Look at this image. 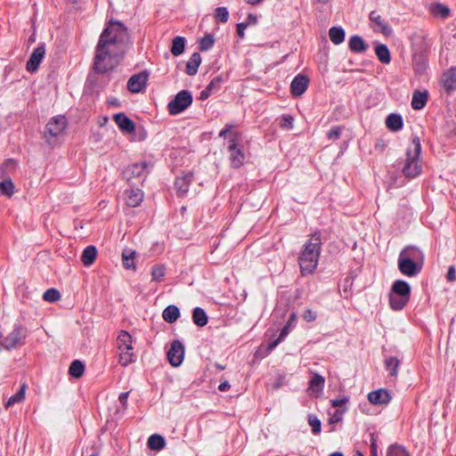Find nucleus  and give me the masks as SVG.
Returning <instances> with one entry per match:
<instances>
[{
	"label": "nucleus",
	"instance_id": "f257e3e1",
	"mask_svg": "<svg viewBox=\"0 0 456 456\" xmlns=\"http://www.w3.org/2000/svg\"><path fill=\"white\" fill-rule=\"evenodd\" d=\"M126 41V30H103L96 46L94 70L104 74L115 69L119 63Z\"/></svg>",
	"mask_w": 456,
	"mask_h": 456
},
{
	"label": "nucleus",
	"instance_id": "f03ea898",
	"mask_svg": "<svg viewBox=\"0 0 456 456\" xmlns=\"http://www.w3.org/2000/svg\"><path fill=\"white\" fill-rule=\"evenodd\" d=\"M321 232H315L304 245L298 262L303 275L313 273L316 269L321 253Z\"/></svg>",
	"mask_w": 456,
	"mask_h": 456
},
{
	"label": "nucleus",
	"instance_id": "7ed1b4c3",
	"mask_svg": "<svg viewBox=\"0 0 456 456\" xmlns=\"http://www.w3.org/2000/svg\"><path fill=\"white\" fill-rule=\"evenodd\" d=\"M421 151L420 140L418 136H413L406 151V159L402 169L403 174L407 178H414L420 175L422 164L419 159Z\"/></svg>",
	"mask_w": 456,
	"mask_h": 456
},
{
	"label": "nucleus",
	"instance_id": "20e7f679",
	"mask_svg": "<svg viewBox=\"0 0 456 456\" xmlns=\"http://www.w3.org/2000/svg\"><path fill=\"white\" fill-rule=\"evenodd\" d=\"M411 286L403 280H396L389 291V305L395 311L402 310L409 302Z\"/></svg>",
	"mask_w": 456,
	"mask_h": 456
},
{
	"label": "nucleus",
	"instance_id": "39448f33",
	"mask_svg": "<svg viewBox=\"0 0 456 456\" xmlns=\"http://www.w3.org/2000/svg\"><path fill=\"white\" fill-rule=\"evenodd\" d=\"M117 347L119 352L118 362L122 366L126 367L135 361L133 338L127 331L121 330L119 332L117 338Z\"/></svg>",
	"mask_w": 456,
	"mask_h": 456
},
{
	"label": "nucleus",
	"instance_id": "423d86ee",
	"mask_svg": "<svg viewBox=\"0 0 456 456\" xmlns=\"http://www.w3.org/2000/svg\"><path fill=\"white\" fill-rule=\"evenodd\" d=\"M67 126V119L64 116H56L52 118L45 126L44 137L49 144L63 134Z\"/></svg>",
	"mask_w": 456,
	"mask_h": 456
},
{
	"label": "nucleus",
	"instance_id": "0eeeda50",
	"mask_svg": "<svg viewBox=\"0 0 456 456\" xmlns=\"http://www.w3.org/2000/svg\"><path fill=\"white\" fill-rule=\"evenodd\" d=\"M192 102V95L187 90L179 92L175 97L169 102L167 108L171 115H176L183 112Z\"/></svg>",
	"mask_w": 456,
	"mask_h": 456
},
{
	"label": "nucleus",
	"instance_id": "6e6552de",
	"mask_svg": "<svg viewBox=\"0 0 456 456\" xmlns=\"http://www.w3.org/2000/svg\"><path fill=\"white\" fill-rule=\"evenodd\" d=\"M26 338V330L25 329L20 325L15 324L13 326L12 330L2 339L3 347L11 350L15 348L19 345L22 343V341Z\"/></svg>",
	"mask_w": 456,
	"mask_h": 456
},
{
	"label": "nucleus",
	"instance_id": "1a4fd4ad",
	"mask_svg": "<svg viewBox=\"0 0 456 456\" xmlns=\"http://www.w3.org/2000/svg\"><path fill=\"white\" fill-rule=\"evenodd\" d=\"M239 134L235 133L232 138L229 139L228 151L230 152V160L233 167H240L244 162V154L238 148Z\"/></svg>",
	"mask_w": 456,
	"mask_h": 456
},
{
	"label": "nucleus",
	"instance_id": "9d476101",
	"mask_svg": "<svg viewBox=\"0 0 456 456\" xmlns=\"http://www.w3.org/2000/svg\"><path fill=\"white\" fill-rule=\"evenodd\" d=\"M169 363L174 367L182 364L184 358V346L179 340L172 342L171 346L167 354Z\"/></svg>",
	"mask_w": 456,
	"mask_h": 456
},
{
	"label": "nucleus",
	"instance_id": "9b49d317",
	"mask_svg": "<svg viewBox=\"0 0 456 456\" xmlns=\"http://www.w3.org/2000/svg\"><path fill=\"white\" fill-rule=\"evenodd\" d=\"M398 269L403 275L413 277L420 273L421 264L411 261L409 258L398 257Z\"/></svg>",
	"mask_w": 456,
	"mask_h": 456
},
{
	"label": "nucleus",
	"instance_id": "f8f14e48",
	"mask_svg": "<svg viewBox=\"0 0 456 456\" xmlns=\"http://www.w3.org/2000/svg\"><path fill=\"white\" fill-rule=\"evenodd\" d=\"M149 74L146 71L132 76L127 82V88L132 93H141L146 86Z\"/></svg>",
	"mask_w": 456,
	"mask_h": 456
},
{
	"label": "nucleus",
	"instance_id": "ddd939ff",
	"mask_svg": "<svg viewBox=\"0 0 456 456\" xmlns=\"http://www.w3.org/2000/svg\"><path fill=\"white\" fill-rule=\"evenodd\" d=\"M45 49L44 45H38L31 53L29 60L27 62V69L29 72H34L38 69L44 56Z\"/></svg>",
	"mask_w": 456,
	"mask_h": 456
},
{
	"label": "nucleus",
	"instance_id": "4468645a",
	"mask_svg": "<svg viewBox=\"0 0 456 456\" xmlns=\"http://www.w3.org/2000/svg\"><path fill=\"white\" fill-rule=\"evenodd\" d=\"M309 79L306 76L301 74L296 76L290 84L291 94L296 97L301 96L307 89Z\"/></svg>",
	"mask_w": 456,
	"mask_h": 456
},
{
	"label": "nucleus",
	"instance_id": "2eb2a0df",
	"mask_svg": "<svg viewBox=\"0 0 456 456\" xmlns=\"http://www.w3.org/2000/svg\"><path fill=\"white\" fill-rule=\"evenodd\" d=\"M368 400L374 405L387 404L391 400V395L387 390L380 388L369 393Z\"/></svg>",
	"mask_w": 456,
	"mask_h": 456
},
{
	"label": "nucleus",
	"instance_id": "dca6fc26",
	"mask_svg": "<svg viewBox=\"0 0 456 456\" xmlns=\"http://www.w3.org/2000/svg\"><path fill=\"white\" fill-rule=\"evenodd\" d=\"M113 118L115 123L122 132L128 134L134 132V123L124 113L115 114Z\"/></svg>",
	"mask_w": 456,
	"mask_h": 456
},
{
	"label": "nucleus",
	"instance_id": "f3484780",
	"mask_svg": "<svg viewBox=\"0 0 456 456\" xmlns=\"http://www.w3.org/2000/svg\"><path fill=\"white\" fill-rule=\"evenodd\" d=\"M441 82L448 93L456 89V66L452 67L443 74Z\"/></svg>",
	"mask_w": 456,
	"mask_h": 456
},
{
	"label": "nucleus",
	"instance_id": "a211bd4d",
	"mask_svg": "<svg viewBox=\"0 0 456 456\" xmlns=\"http://www.w3.org/2000/svg\"><path fill=\"white\" fill-rule=\"evenodd\" d=\"M325 379L318 373H314L310 380L308 391L312 396L318 397L324 387Z\"/></svg>",
	"mask_w": 456,
	"mask_h": 456
},
{
	"label": "nucleus",
	"instance_id": "6ab92c4d",
	"mask_svg": "<svg viewBox=\"0 0 456 456\" xmlns=\"http://www.w3.org/2000/svg\"><path fill=\"white\" fill-rule=\"evenodd\" d=\"M146 167L147 165L145 162L132 164L126 168L124 175L128 181L134 177H141L144 175Z\"/></svg>",
	"mask_w": 456,
	"mask_h": 456
},
{
	"label": "nucleus",
	"instance_id": "aec40b11",
	"mask_svg": "<svg viewBox=\"0 0 456 456\" xmlns=\"http://www.w3.org/2000/svg\"><path fill=\"white\" fill-rule=\"evenodd\" d=\"M125 194L126 205L132 208L139 206L143 199V193L139 189L126 190Z\"/></svg>",
	"mask_w": 456,
	"mask_h": 456
},
{
	"label": "nucleus",
	"instance_id": "412c9836",
	"mask_svg": "<svg viewBox=\"0 0 456 456\" xmlns=\"http://www.w3.org/2000/svg\"><path fill=\"white\" fill-rule=\"evenodd\" d=\"M399 257L409 258L411 261L421 264L424 256L419 248L415 247H406L401 251Z\"/></svg>",
	"mask_w": 456,
	"mask_h": 456
},
{
	"label": "nucleus",
	"instance_id": "4be33fe9",
	"mask_svg": "<svg viewBox=\"0 0 456 456\" xmlns=\"http://www.w3.org/2000/svg\"><path fill=\"white\" fill-rule=\"evenodd\" d=\"M192 175L187 174L183 176L177 177L175 183V188L177 190V193L179 196L183 197L189 190V185L191 182Z\"/></svg>",
	"mask_w": 456,
	"mask_h": 456
},
{
	"label": "nucleus",
	"instance_id": "5701e85b",
	"mask_svg": "<svg viewBox=\"0 0 456 456\" xmlns=\"http://www.w3.org/2000/svg\"><path fill=\"white\" fill-rule=\"evenodd\" d=\"M349 49L357 53H364L368 45L360 36H353L348 41Z\"/></svg>",
	"mask_w": 456,
	"mask_h": 456
},
{
	"label": "nucleus",
	"instance_id": "b1692460",
	"mask_svg": "<svg viewBox=\"0 0 456 456\" xmlns=\"http://www.w3.org/2000/svg\"><path fill=\"white\" fill-rule=\"evenodd\" d=\"M428 101V92L416 91L413 93L411 100V107L414 110H421L424 108Z\"/></svg>",
	"mask_w": 456,
	"mask_h": 456
},
{
	"label": "nucleus",
	"instance_id": "393cba45",
	"mask_svg": "<svg viewBox=\"0 0 456 456\" xmlns=\"http://www.w3.org/2000/svg\"><path fill=\"white\" fill-rule=\"evenodd\" d=\"M201 63V56L199 53H194L186 64V73L194 76L198 72V68Z\"/></svg>",
	"mask_w": 456,
	"mask_h": 456
},
{
	"label": "nucleus",
	"instance_id": "a878e982",
	"mask_svg": "<svg viewBox=\"0 0 456 456\" xmlns=\"http://www.w3.org/2000/svg\"><path fill=\"white\" fill-rule=\"evenodd\" d=\"M180 315L179 308L174 305H170L163 311L162 317L168 323H174Z\"/></svg>",
	"mask_w": 456,
	"mask_h": 456
},
{
	"label": "nucleus",
	"instance_id": "bb28decb",
	"mask_svg": "<svg viewBox=\"0 0 456 456\" xmlns=\"http://www.w3.org/2000/svg\"><path fill=\"white\" fill-rule=\"evenodd\" d=\"M386 125L391 131H398L403 127V118L398 114H389L386 119Z\"/></svg>",
	"mask_w": 456,
	"mask_h": 456
},
{
	"label": "nucleus",
	"instance_id": "cd10ccee",
	"mask_svg": "<svg viewBox=\"0 0 456 456\" xmlns=\"http://www.w3.org/2000/svg\"><path fill=\"white\" fill-rule=\"evenodd\" d=\"M97 256V250L94 246H88L86 247L81 256V261L83 264L86 266L91 265Z\"/></svg>",
	"mask_w": 456,
	"mask_h": 456
},
{
	"label": "nucleus",
	"instance_id": "c85d7f7f",
	"mask_svg": "<svg viewBox=\"0 0 456 456\" xmlns=\"http://www.w3.org/2000/svg\"><path fill=\"white\" fill-rule=\"evenodd\" d=\"M375 53L380 62L388 64L391 61L390 52L386 45L379 44L375 48Z\"/></svg>",
	"mask_w": 456,
	"mask_h": 456
},
{
	"label": "nucleus",
	"instance_id": "c756f323",
	"mask_svg": "<svg viewBox=\"0 0 456 456\" xmlns=\"http://www.w3.org/2000/svg\"><path fill=\"white\" fill-rule=\"evenodd\" d=\"M413 69L418 75H422L428 69V60L422 54H418L413 57Z\"/></svg>",
	"mask_w": 456,
	"mask_h": 456
},
{
	"label": "nucleus",
	"instance_id": "7c9ffc66",
	"mask_svg": "<svg viewBox=\"0 0 456 456\" xmlns=\"http://www.w3.org/2000/svg\"><path fill=\"white\" fill-rule=\"evenodd\" d=\"M399 366H400V361L395 356L387 357L385 360L386 370H387V371H388L389 376H391L393 378L397 377Z\"/></svg>",
	"mask_w": 456,
	"mask_h": 456
},
{
	"label": "nucleus",
	"instance_id": "2f4dec72",
	"mask_svg": "<svg viewBox=\"0 0 456 456\" xmlns=\"http://www.w3.org/2000/svg\"><path fill=\"white\" fill-rule=\"evenodd\" d=\"M192 320L196 325L203 327L207 325L208 318L202 308L195 307L192 313Z\"/></svg>",
	"mask_w": 456,
	"mask_h": 456
},
{
	"label": "nucleus",
	"instance_id": "473e14b6",
	"mask_svg": "<svg viewBox=\"0 0 456 456\" xmlns=\"http://www.w3.org/2000/svg\"><path fill=\"white\" fill-rule=\"evenodd\" d=\"M18 164L15 160L9 159L0 166V177H5L17 170Z\"/></svg>",
	"mask_w": 456,
	"mask_h": 456
},
{
	"label": "nucleus",
	"instance_id": "72a5a7b5",
	"mask_svg": "<svg viewBox=\"0 0 456 456\" xmlns=\"http://www.w3.org/2000/svg\"><path fill=\"white\" fill-rule=\"evenodd\" d=\"M166 442L163 436L159 435H152L148 439V446L151 450L160 451L165 447Z\"/></svg>",
	"mask_w": 456,
	"mask_h": 456
},
{
	"label": "nucleus",
	"instance_id": "f704fd0d",
	"mask_svg": "<svg viewBox=\"0 0 456 456\" xmlns=\"http://www.w3.org/2000/svg\"><path fill=\"white\" fill-rule=\"evenodd\" d=\"M26 388H27L26 384H22L20 386L19 391L8 399V401L5 404V407L9 408V407L23 401V399L25 398Z\"/></svg>",
	"mask_w": 456,
	"mask_h": 456
},
{
	"label": "nucleus",
	"instance_id": "c9c22d12",
	"mask_svg": "<svg viewBox=\"0 0 456 456\" xmlns=\"http://www.w3.org/2000/svg\"><path fill=\"white\" fill-rule=\"evenodd\" d=\"M431 12L436 16L442 19H445L450 14V9L442 4H434L430 7Z\"/></svg>",
	"mask_w": 456,
	"mask_h": 456
},
{
	"label": "nucleus",
	"instance_id": "e433bc0d",
	"mask_svg": "<svg viewBox=\"0 0 456 456\" xmlns=\"http://www.w3.org/2000/svg\"><path fill=\"white\" fill-rule=\"evenodd\" d=\"M185 39L183 37H176L173 39L171 53L175 56L182 54L184 51Z\"/></svg>",
	"mask_w": 456,
	"mask_h": 456
},
{
	"label": "nucleus",
	"instance_id": "4c0bfd02",
	"mask_svg": "<svg viewBox=\"0 0 456 456\" xmlns=\"http://www.w3.org/2000/svg\"><path fill=\"white\" fill-rule=\"evenodd\" d=\"M84 364L80 361L75 360L71 362L69 372L74 378H80L84 374Z\"/></svg>",
	"mask_w": 456,
	"mask_h": 456
},
{
	"label": "nucleus",
	"instance_id": "58836bf2",
	"mask_svg": "<svg viewBox=\"0 0 456 456\" xmlns=\"http://www.w3.org/2000/svg\"><path fill=\"white\" fill-rule=\"evenodd\" d=\"M215 43V37L212 34H207L205 37L200 38L199 44H200V51H208L214 45Z\"/></svg>",
	"mask_w": 456,
	"mask_h": 456
},
{
	"label": "nucleus",
	"instance_id": "ea45409f",
	"mask_svg": "<svg viewBox=\"0 0 456 456\" xmlns=\"http://www.w3.org/2000/svg\"><path fill=\"white\" fill-rule=\"evenodd\" d=\"M13 183L10 178L4 179L0 183V192L4 195L11 197L13 193Z\"/></svg>",
	"mask_w": 456,
	"mask_h": 456
},
{
	"label": "nucleus",
	"instance_id": "a19ab883",
	"mask_svg": "<svg viewBox=\"0 0 456 456\" xmlns=\"http://www.w3.org/2000/svg\"><path fill=\"white\" fill-rule=\"evenodd\" d=\"M166 273L165 267L161 265H157L151 268V277L154 281H161Z\"/></svg>",
	"mask_w": 456,
	"mask_h": 456
},
{
	"label": "nucleus",
	"instance_id": "79ce46f5",
	"mask_svg": "<svg viewBox=\"0 0 456 456\" xmlns=\"http://www.w3.org/2000/svg\"><path fill=\"white\" fill-rule=\"evenodd\" d=\"M134 251H125L122 254L123 265L126 269L134 268Z\"/></svg>",
	"mask_w": 456,
	"mask_h": 456
},
{
	"label": "nucleus",
	"instance_id": "37998d69",
	"mask_svg": "<svg viewBox=\"0 0 456 456\" xmlns=\"http://www.w3.org/2000/svg\"><path fill=\"white\" fill-rule=\"evenodd\" d=\"M387 456H409V454L403 446L394 444L387 449Z\"/></svg>",
	"mask_w": 456,
	"mask_h": 456
},
{
	"label": "nucleus",
	"instance_id": "c03bdc74",
	"mask_svg": "<svg viewBox=\"0 0 456 456\" xmlns=\"http://www.w3.org/2000/svg\"><path fill=\"white\" fill-rule=\"evenodd\" d=\"M329 35L335 45H338L345 40V30H329Z\"/></svg>",
	"mask_w": 456,
	"mask_h": 456
},
{
	"label": "nucleus",
	"instance_id": "a18cd8bd",
	"mask_svg": "<svg viewBox=\"0 0 456 456\" xmlns=\"http://www.w3.org/2000/svg\"><path fill=\"white\" fill-rule=\"evenodd\" d=\"M61 294L55 289H49L43 295V298L47 302H55L59 300Z\"/></svg>",
	"mask_w": 456,
	"mask_h": 456
},
{
	"label": "nucleus",
	"instance_id": "49530a36",
	"mask_svg": "<svg viewBox=\"0 0 456 456\" xmlns=\"http://www.w3.org/2000/svg\"><path fill=\"white\" fill-rule=\"evenodd\" d=\"M370 20L376 26L379 27V28H387V25L384 22L382 17L376 11H372L370 13Z\"/></svg>",
	"mask_w": 456,
	"mask_h": 456
},
{
	"label": "nucleus",
	"instance_id": "de8ad7c7",
	"mask_svg": "<svg viewBox=\"0 0 456 456\" xmlns=\"http://www.w3.org/2000/svg\"><path fill=\"white\" fill-rule=\"evenodd\" d=\"M308 424L312 427V431L314 435L321 432V420L314 415L308 416Z\"/></svg>",
	"mask_w": 456,
	"mask_h": 456
},
{
	"label": "nucleus",
	"instance_id": "09e8293b",
	"mask_svg": "<svg viewBox=\"0 0 456 456\" xmlns=\"http://www.w3.org/2000/svg\"><path fill=\"white\" fill-rule=\"evenodd\" d=\"M216 20L221 22H226L229 18V12L226 7H217L215 12Z\"/></svg>",
	"mask_w": 456,
	"mask_h": 456
},
{
	"label": "nucleus",
	"instance_id": "8fccbe9b",
	"mask_svg": "<svg viewBox=\"0 0 456 456\" xmlns=\"http://www.w3.org/2000/svg\"><path fill=\"white\" fill-rule=\"evenodd\" d=\"M345 411L344 410H339V409H336L334 411V412H329V415H330V419H329V422L330 424H335V423H338L339 421L342 420V418H343V414H344Z\"/></svg>",
	"mask_w": 456,
	"mask_h": 456
},
{
	"label": "nucleus",
	"instance_id": "3c124183",
	"mask_svg": "<svg viewBox=\"0 0 456 456\" xmlns=\"http://www.w3.org/2000/svg\"><path fill=\"white\" fill-rule=\"evenodd\" d=\"M248 21L247 22H240L237 24L236 28H247L248 26H252L256 24L257 17L252 13L248 15Z\"/></svg>",
	"mask_w": 456,
	"mask_h": 456
},
{
	"label": "nucleus",
	"instance_id": "603ef678",
	"mask_svg": "<svg viewBox=\"0 0 456 456\" xmlns=\"http://www.w3.org/2000/svg\"><path fill=\"white\" fill-rule=\"evenodd\" d=\"M342 129L340 126H333L327 134L329 140L336 141L341 135Z\"/></svg>",
	"mask_w": 456,
	"mask_h": 456
},
{
	"label": "nucleus",
	"instance_id": "864d4df0",
	"mask_svg": "<svg viewBox=\"0 0 456 456\" xmlns=\"http://www.w3.org/2000/svg\"><path fill=\"white\" fill-rule=\"evenodd\" d=\"M293 118L290 115H284L281 119V126L285 129H291L293 127Z\"/></svg>",
	"mask_w": 456,
	"mask_h": 456
},
{
	"label": "nucleus",
	"instance_id": "5fc2aeb1",
	"mask_svg": "<svg viewBox=\"0 0 456 456\" xmlns=\"http://www.w3.org/2000/svg\"><path fill=\"white\" fill-rule=\"evenodd\" d=\"M221 82H222V79L220 77L213 78L207 86L208 90L212 91V93H213L215 90L219 89Z\"/></svg>",
	"mask_w": 456,
	"mask_h": 456
},
{
	"label": "nucleus",
	"instance_id": "6e6d98bb",
	"mask_svg": "<svg viewBox=\"0 0 456 456\" xmlns=\"http://www.w3.org/2000/svg\"><path fill=\"white\" fill-rule=\"evenodd\" d=\"M233 126L232 125H226L225 127L220 131L219 136L224 137L227 134H230L231 138L233 137V134L237 133L236 131H232Z\"/></svg>",
	"mask_w": 456,
	"mask_h": 456
},
{
	"label": "nucleus",
	"instance_id": "4d7b16f0",
	"mask_svg": "<svg viewBox=\"0 0 456 456\" xmlns=\"http://www.w3.org/2000/svg\"><path fill=\"white\" fill-rule=\"evenodd\" d=\"M304 320L308 322H314L316 319V314L313 312L311 309H307L305 311L303 314Z\"/></svg>",
	"mask_w": 456,
	"mask_h": 456
},
{
	"label": "nucleus",
	"instance_id": "13d9d810",
	"mask_svg": "<svg viewBox=\"0 0 456 456\" xmlns=\"http://www.w3.org/2000/svg\"><path fill=\"white\" fill-rule=\"evenodd\" d=\"M446 280L450 282H452L456 280V272L453 265H451L448 268V272L446 273Z\"/></svg>",
	"mask_w": 456,
	"mask_h": 456
},
{
	"label": "nucleus",
	"instance_id": "bf43d9fd",
	"mask_svg": "<svg viewBox=\"0 0 456 456\" xmlns=\"http://www.w3.org/2000/svg\"><path fill=\"white\" fill-rule=\"evenodd\" d=\"M347 401H348V399H347V398L334 399V400H331V405H332L334 408L341 407V406H342V405H344Z\"/></svg>",
	"mask_w": 456,
	"mask_h": 456
},
{
	"label": "nucleus",
	"instance_id": "052dcab7",
	"mask_svg": "<svg viewBox=\"0 0 456 456\" xmlns=\"http://www.w3.org/2000/svg\"><path fill=\"white\" fill-rule=\"evenodd\" d=\"M282 339L279 337L278 338L274 339L273 341L270 342L267 346V350L271 352L273 349H274L281 341Z\"/></svg>",
	"mask_w": 456,
	"mask_h": 456
},
{
	"label": "nucleus",
	"instance_id": "680f3d73",
	"mask_svg": "<svg viewBox=\"0 0 456 456\" xmlns=\"http://www.w3.org/2000/svg\"><path fill=\"white\" fill-rule=\"evenodd\" d=\"M127 398H128V392L121 393L118 397V401L123 406H126V403H127Z\"/></svg>",
	"mask_w": 456,
	"mask_h": 456
},
{
	"label": "nucleus",
	"instance_id": "e2e57ef3",
	"mask_svg": "<svg viewBox=\"0 0 456 456\" xmlns=\"http://www.w3.org/2000/svg\"><path fill=\"white\" fill-rule=\"evenodd\" d=\"M289 329H290V327H289V326L285 325V326L282 328V330H281V333H280V336H279V337H280L281 339H283L284 338H286V337L288 336L289 332Z\"/></svg>",
	"mask_w": 456,
	"mask_h": 456
},
{
	"label": "nucleus",
	"instance_id": "0e129e2a",
	"mask_svg": "<svg viewBox=\"0 0 456 456\" xmlns=\"http://www.w3.org/2000/svg\"><path fill=\"white\" fill-rule=\"evenodd\" d=\"M108 25L109 26H113V25H117L118 26V28H126L122 22H120L119 20H114L112 19H110L109 21H108Z\"/></svg>",
	"mask_w": 456,
	"mask_h": 456
},
{
	"label": "nucleus",
	"instance_id": "69168bd1",
	"mask_svg": "<svg viewBox=\"0 0 456 456\" xmlns=\"http://www.w3.org/2000/svg\"><path fill=\"white\" fill-rule=\"evenodd\" d=\"M296 320H297V315L295 313H293L290 314L286 325H288L289 327L293 326L295 324Z\"/></svg>",
	"mask_w": 456,
	"mask_h": 456
},
{
	"label": "nucleus",
	"instance_id": "338daca9",
	"mask_svg": "<svg viewBox=\"0 0 456 456\" xmlns=\"http://www.w3.org/2000/svg\"><path fill=\"white\" fill-rule=\"evenodd\" d=\"M371 456H378L375 439L371 438Z\"/></svg>",
	"mask_w": 456,
	"mask_h": 456
},
{
	"label": "nucleus",
	"instance_id": "774afa93",
	"mask_svg": "<svg viewBox=\"0 0 456 456\" xmlns=\"http://www.w3.org/2000/svg\"><path fill=\"white\" fill-rule=\"evenodd\" d=\"M229 387L230 384L228 383V381L222 382L218 387L220 391H226Z\"/></svg>",
	"mask_w": 456,
	"mask_h": 456
}]
</instances>
